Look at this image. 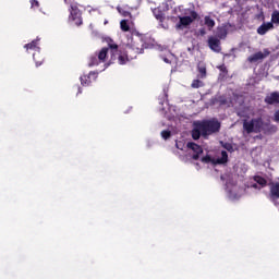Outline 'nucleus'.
<instances>
[{"label":"nucleus","instance_id":"obj_1","mask_svg":"<svg viewBox=\"0 0 279 279\" xmlns=\"http://www.w3.org/2000/svg\"><path fill=\"white\" fill-rule=\"evenodd\" d=\"M140 53H143V41L141 44L136 43L134 38H131V44L128 45L123 50H120L118 54V64H128L135 60Z\"/></svg>","mask_w":279,"mask_h":279},{"label":"nucleus","instance_id":"obj_2","mask_svg":"<svg viewBox=\"0 0 279 279\" xmlns=\"http://www.w3.org/2000/svg\"><path fill=\"white\" fill-rule=\"evenodd\" d=\"M267 128V123L263 120L262 117L253 118L251 121L244 120L243 130L246 131V134H258Z\"/></svg>","mask_w":279,"mask_h":279},{"label":"nucleus","instance_id":"obj_3","mask_svg":"<svg viewBox=\"0 0 279 279\" xmlns=\"http://www.w3.org/2000/svg\"><path fill=\"white\" fill-rule=\"evenodd\" d=\"M198 124L201 125L202 136L204 138L210 136V134H217L221 130V123L217 119L203 120Z\"/></svg>","mask_w":279,"mask_h":279},{"label":"nucleus","instance_id":"obj_4","mask_svg":"<svg viewBox=\"0 0 279 279\" xmlns=\"http://www.w3.org/2000/svg\"><path fill=\"white\" fill-rule=\"evenodd\" d=\"M105 43H107V47L105 48L108 49V51H110L111 56L110 61L108 63V66H110V64H114V62H117L121 49H119V45H117V43H114V40L110 37L105 38Z\"/></svg>","mask_w":279,"mask_h":279},{"label":"nucleus","instance_id":"obj_5","mask_svg":"<svg viewBox=\"0 0 279 279\" xmlns=\"http://www.w3.org/2000/svg\"><path fill=\"white\" fill-rule=\"evenodd\" d=\"M108 48H101L98 52L89 57L88 66H99L102 62L108 60Z\"/></svg>","mask_w":279,"mask_h":279},{"label":"nucleus","instance_id":"obj_6","mask_svg":"<svg viewBox=\"0 0 279 279\" xmlns=\"http://www.w3.org/2000/svg\"><path fill=\"white\" fill-rule=\"evenodd\" d=\"M198 14L195 11L190 12V16H181L179 17V23L175 25L177 29H184V27H189L194 21H197Z\"/></svg>","mask_w":279,"mask_h":279},{"label":"nucleus","instance_id":"obj_7","mask_svg":"<svg viewBox=\"0 0 279 279\" xmlns=\"http://www.w3.org/2000/svg\"><path fill=\"white\" fill-rule=\"evenodd\" d=\"M77 27L82 25V11L77 8V4H71L70 17H69Z\"/></svg>","mask_w":279,"mask_h":279},{"label":"nucleus","instance_id":"obj_8","mask_svg":"<svg viewBox=\"0 0 279 279\" xmlns=\"http://www.w3.org/2000/svg\"><path fill=\"white\" fill-rule=\"evenodd\" d=\"M268 186H269L268 198L270 199V202H272V204H276V202H278L279 199V182H269Z\"/></svg>","mask_w":279,"mask_h":279},{"label":"nucleus","instance_id":"obj_9","mask_svg":"<svg viewBox=\"0 0 279 279\" xmlns=\"http://www.w3.org/2000/svg\"><path fill=\"white\" fill-rule=\"evenodd\" d=\"M187 149H192L194 151V155L192 158L194 160H199V156L204 154V148L199 144H195V142H190L186 144Z\"/></svg>","mask_w":279,"mask_h":279},{"label":"nucleus","instance_id":"obj_10","mask_svg":"<svg viewBox=\"0 0 279 279\" xmlns=\"http://www.w3.org/2000/svg\"><path fill=\"white\" fill-rule=\"evenodd\" d=\"M208 47L211 49V51H215L216 53L221 52V40L217 37L210 36L208 38Z\"/></svg>","mask_w":279,"mask_h":279},{"label":"nucleus","instance_id":"obj_11","mask_svg":"<svg viewBox=\"0 0 279 279\" xmlns=\"http://www.w3.org/2000/svg\"><path fill=\"white\" fill-rule=\"evenodd\" d=\"M269 56V51L266 50V53H263L262 51H258L247 58V62L251 64H254V62H258V60H265Z\"/></svg>","mask_w":279,"mask_h":279},{"label":"nucleus","instance_id":"obj_12","mask_svg":"<svg viewBox=\"0 0 279 279\" xmlns=\"http://www.w3.org/2000/svg\"><path fill=\"white\" fill-rule=\"evenodd\" d=\"M265 104L268 106H274L276 104H279V93L272 92L270 95L265 97Z\"/></svg>","mask_w":279,"mask_h":279},{"label":"nucleus","instance_id":"obj_13","mask_svg":"<svg viewBox=\"0 0 279 279\" xmlns=\"http://www.w3.org/2000/svg\"><path fill=\"white\" fill-rule=\"evenodd\" d=\"M197 71H198V74H197L198 80H206V77L208 75V72L206 70V63L198 62Z\"/></svg>","mask_w":279,"mask_h":279},{"label":"nucleus","instance_id":"obj_14","mask_svg":"<svg viewBox=\"0 0 279 279\" xmlns=\"http://www.w3.org/2000/svg\"><path fill=\"white\" fill-rule=\"evenodd\" d=\"M269 29H274V23L268 22V23H263L258 28H257V34L259 36H265Z\"/></svg>","mask_w":279,"mask_h":279},{"label":"nucleus","instance_id":"obj_15","mask_svg":"<svg viewBox=\"0 0 279 279\" xmlns=\"http://www.w3.org/2000/svg\"><path fill=\"white\" fill-rule=\"evenodd\" d=\"M92 77H97V74L95 72H89V74L81 76L82 86H90L93 83L90 80Z\"/></svg>","mask_w":279,"mask_h":279},{"label":"nucleus","instance_id":"obj_16","mask_svg":"<svg viewBox=\"0 0 279 279\" xmlns=\"http://www.w3.org/2000/svg\"><path fill=\"white\" fill-rule=\"evenodd\" d=\"M201 136H202L201 124H199V122H195L194 123V129L192 130V138L194 141H199Z\"/></svg>","mask_w":279,"mask_h":279},{"label":"nucleus","instance_id":"obj_17","mask_svg":"<svg viewBox=\"0 0 279 279\" xmlns=\"http://www.w3.org/2000/svg\"><path fill=\"white\" fill-rule=\"evenodd\" d=\"M24 49H26V51H40V47H38V39H34L32 43L26 44Z\"/></svg>","mask_w":279,"mask_h":279},{"label":"nucleus","instance_id":"obj_18","mask_svg":"<svg viewBox=\"0 0 279 279\" xmlns=\"http://www.w3.org/2000/svg\"><path fill=\"white\" fill-rule=\"evenodd\" d=\"M217 38H219L220 40H223L227 36H228V29H226V27L221 26L217 28V33H216Z\"/></svg>","mask_w":279,"mask_h":279},{"label":"nucleus","instance_id":"obj_19","mask_svg":"<svg viewBox=\"0 0 279 279\" xmlns=\"http://www.w3.org/2000/svg\"><path fill=\"white\" fill-rule=\"evenodd\" d=\"M254 182H256L262 189H265L267 186V179L260 177V175H255L253 178Z\"/></svg>","mask_w":279,"mask_h":279},{"label":"nucleus","instance_id":"obj_20","mask_svg":"<svg viewBox=\"0 0 279 279\" xmlns=\"http://www.w3.org/2000/svg\"><path fill=\"white\" fill-rule=\"evenodd\" d=\"M227 162H228V151L222 150L221 158H218L216 160V165H226Z\"/></svg>","mask_w":279,"mask_h":279},{"label":"nucleus","instance_id":"obj_21","mask_svg":"<svg viewBox=\"0 0 279 279\" xmlns=\"http://www.w3.org/2000/svg\"><path fill=\"white\" fill-rule=\"evenodd\" d=\"M204 23L206 27L210 31H213V27H215V20H213L210 16L206 15L204 19Z\"/></svg>","mask_w":279,"mask_h":279},{"label":"nucleus","instance_id":"obj_22","mask_svg":"<svg viewBox=\"0 0 279 279\" xmlns=\"http://www.w3.org/2000/svg\"><path fill=\"white\" fill-rule=\"evenodd\" d=\"M153 14L157 19V21H165V13H162L160 9H154Z\"/></svg>","mask_w":279,"mask_h":279},{"label":"nucleus","instance_id":"obj_23","mask_svg":"<svg viewBox=\"0 0 279 279\" xmlns=\"http://www.w3.org/2000/svg\"><path fill=\"white\" fill-rule=\"evenodd\" d=\"M201 161L205 162V165H210V162L213 165H217V161L215 159H213V157H210V155H206L205 157H202Z\"/></svg>","mask_w":279,"mask_h":279},{"label":"nucleus","instance_id":"obj_24","mask_svg":"<svg viewBox=\"0 0 279 279\" xmlns=\"http://www.w3.org/2000/svg\"><path fill=\"white\" fill-rule=\"evenodd\" d=\"M270 23H274L275 25H279V11L278 10H275L272 12Z\"/></svg>","mask_w":279,"mask_h":279},{"label":"nucleus","instance_id":"obj_25","mask_svg":"<svg viewBox=\"0 0 279 279\" xmlns=\"http://www.w3.org/2000/svg\"><path fill=\"white\" fill-rule=\"evenodd\" d=\"M204 86V82L199 78L192 81L191 88H202Z\"/></svg>","mask_w":279,"mask_h":279},{"label":"nucleus","instance_id":"obj_26","mask_svg":"<svg viewBox=\"0 0 279 279\" xmlns=\"http://www.w3.org/2000/svg\"><path fill=\"white\" fill-rule=\"evenodd\" d=\"M120 27L122 32H130V24H128V20H122L120 22Z\"/></svg>","mask_w":279,"mask_h":279},{"label":"nucleus","instance_id":"obj_27","mask_svg":"<svg viewBox=\"0 0 279 279\" xmlns=\"http://www.w3.org/2000/svg\"><path fill=\"white\" fill-rule=\"evenodd\" d=\"M222 147H223V149H226L230 154H234V146H232V144L225 143V144H222Z\"/></svg>","mask_w":279,"mask_h":279},{"label":"nucleus","instance_id":"obj_28","mask_svg":"<svg viewBox=\"0 0 279 279\" xmlns=\"http://www.w3.org/2000/svg\"><path fill=\"white\" fill-rule=\"evenodd\" d=\"M31 8L32 10H38V8H40V2H38V0H31Z\"/></svg>","mask_w":279,"mask_h":279},{"label":"nucleus","instance_id":"obj_29","mask_svg":"<svg viewBox=\"0 0 279 279\" xmlns=\"http://www.w3.org/2000/svg\"><path fill=\"white\" fill-rule=\"evenodd\" d=\"M161 137H162L165 141L171 138V131L163 130V131L161 132Z\"/></svg>","mask_w":279,"mask_h":279},{"label":"nucleus","instance_id":"obj_30","mask_svg":"<svg viewBox=\"0 0 279 279\" xmlns=\"http://www.w3.org/2000/svg\"><path fill=\"white\" fill-rule=\"evenodd\" d=\"M217 69H219V71L223 73V75H228V68L226 66V64L219 65L217 66Z\"/></svg>","mask_w":279,"mask_h":279},{"label":"nucleus","instance_id":"obj_31","mask_svg":"<svg viewBox=\"0 0 279 279\" xmlns=\"http://www.w3.org/2000/svg\"><path fill=\"white\" fill-rule=\"evenodd\" d=\"M119 13L122 14V16H132V13H130V11H124V10H121V9H118Z\"/></svg>","mask_w":279,"mask_h":279},{"label":"nucleus","instance_id":"obj_32","mask_svg":"<svg viewBox=\"0 0 279 279\" xmlns=\"http://www.w3.org/2000/svg\"><path fill=\"white\" fill-rule=\"evenodd\" d=\"M274 121H275L276 123H279V110H277V111L275 112Z\"/></svg>","mask_w":279,"mask_h":279},{"label":"nucleus","instance_id":"obj_33","mask_svg":"<svg viewBox=\"0 0 279 279\" xmlns=\"http://www.w3.org/2000/svg\"><path fill=\"white\" fill-rule=\"evenodd\" d=\"M251 189H257L258 191H260V189H263V187H260V185H258V183H253L251 185Z\"/></svg>","mask_w":279,"mask_h":279},{"label":"nucleus","instance_id":"obj_34","mask_svg":"<svg viewBox=\"0 0 279 279\" xmlns=\"http://www.w3.org/2000/svg\"><path fill=\"white\" fill-rule=\"evenodd\" d=\"M198 34H199L201 36H206V28H201V29L198 31Z\"/></svg>","mask_w":279,"mask_h":279},{"label":"nucleus","instance_id":"obj_35","mask_svg":"<svg viewBox=\"0 0 279 279\" xmlns=\"http://www.w3.org/2000/svg\"><path fill=\"white\" fill-rule=\"evenodd\" d=\"M33 60H35L37 66L40 65V64H43V62H38V61L36 60V53H33Z\"/></svg>","mask_w":279,"mask_h":279},{"label":"nucleus","instance_id":"obj_36","mask_svg":"<svg viewBox=\"0 0 279 279\" xmlns=\"http://www.w3.org/2000/svg\"><path fill=\"white\" fill-rule=\"evenodd\" d=\"M163 62H166V64H171V61L168 58H163Z\"/></svg>","mask_w":279,"mask_h":279}]
</instances>
